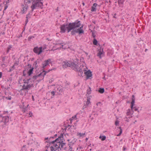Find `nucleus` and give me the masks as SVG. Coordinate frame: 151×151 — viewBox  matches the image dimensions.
Wrapping results in <instances>:
<instances>
[{"label":"nucleus","mask_w":151,"mask_h":151,"mask_svg":"<svg viewBox=\"0 0 151 151\" xmlns=\"http://www.w3.org/2000/svg\"><path fill=\"white\" fill-rule=\"evenodd\" d=\"M67 128H66V127H65V128L64 129H64V130L65 131L66 130V129H67Z\"/></svg>","instance_id":"a18cd8bd"},{"label":"nucleus","mask_w":151,"mask_h":151,"mask_svg":"<svg viewBox=\"0 0 151 151\" xmlns=\"http://www.w3.org/2000/svg\"><path fill=\"white\" fill-rule=\"evenodd\" d=\"M31 0H24V1L26 3H30V2Z\"/></svg>","instance_id":"7c9ffc66"},{"label":"nucleus","mask_w":151,"mask_h":151,"mask_svg":"<svg viewBox=\"0 0 151 151\" xmlns=\"http://www.w3.org/2000/svg\"><path fill=\"white\" fill-rule=\"evenodd\" d=\"M33 81L31 79L25 80L22 88L19 91L21 95H25L27 92L28 91L31 87H33Z\"/></svg>","instance_id":"20e7f679"},{"label":"nucleus","mask_w":151,"mask_h":151,"mask_svg":"<svg viewBox=\"0 0 151 151\" xmlns=\"http://www.w3.org/2000/svg\"><path fill=\"white\" fill-rule=\"evenodd\" d=\"M82 4H83V6H84L85 5V4H84V2Z\"/></svg>","instance_id":"de8ad7c7"},{"label":"nucleus","mask_w":151,"mask_h":151,"mask_svg":"<svg viewBox=\"0 0 151 151\" xmlns=\"http://www.w3.org/2000/svg\"><path fill=\"white\" fill-rule=\"evenodd\" d=\"M61 136L57 138L54 140L50 142L49 140L50 145L52 146L50 147V150L51 151H58L61 150V148L63 149L64 150H66L67 148L66 146V143L63 142V134H61Z\"/></svg>","instance_id":"f03ea898"},{"label":"nucleus","mask_w":151,"mask_h":151,"mask_svg":"<svg viewBox=\"0 0 151 151\" xmlns=\"http://www.w3.org/2000/svg\"><path fill=\"white\" fill-rule=\"evenodd\" d=\"M83 26L80 21H76L73 23H70L69 24L63 25L60 27V32L64 33L66 31L68 32L72 30L71 34L74 35L75 33L80 34L84 33L83 29Z\"/></svg>","instance_id":"f257e3e1"},{"label":"nucleus","mask_w":151,"mask_h":151,"mask_svg":"<svg viewBox=\"0 0 151 151\" xmlns=\"http://www.w3.org/2000/svg\"><path fill=\"white\" fill-rule=\"evenodd\" d=\"M78 61L79 60L77 59L74 62L71 61H64L63 63V66L64 68H65L68 67H70L74 70L82 73L81 66H79V63Z\"/></svg>","instance_id":"7ed1b4c3"},{"label":"nucleus","mask_w":151,"mask_h":151,"mask_svg":"<svg viewBox=\"0 0 151 151\" xmlns=\"http://www.w3.org/2000/svg\"><path fill=\"white\" fill-rule=\"evenodd\" d=\"M23 111L24 112H25L26 111V110H25V109H24V110H23Z\"/></svg>","instance_id":"49530a36"},{"label":"nucleus","mask_w":151,"mask_h":151,"mask_svg":"<svg viewBox=\"0 0 151 151\" xmlns=\"http://www.w3.org/2000/svg\"><path fill=\"white\" fill-rule=\"evenodd\" d=\"M9 121V118L7 116L3 117L2 119V122L3 123H7Z\"/></svg>","instance_id":"dca6fc26"},{"label":"nucleus","mask_w":151,"mask_h":151,"mask_svg":"<svg viewBox=\"0 0 151 151\" xmlns=\"http://www.w3.org/2000/svg\"><path fill=\"white\" fill-rule=\"evenodd\" d=\"M29 133H32V134H33V133H32V132H29Z\"/></svg>","instance_id":"864d4df0"},{"label":"nucleus","mask_w":151,"mask_h":151,"mask_svg":"<svg viewBox=\"0 0 151 151\" xmlns=\"http://www.w3.org/2000/svg\"><path fill=\"white\" fill-rule=\"evenodd\" d=\"M104 88H100L99 89V93H102L104 92Z\"/></svg>","instance_id":"b1692460"},{"label":"nucleus","mask_w":151,"mask_h":151,"mask_svg":"<svg viewBox=\"0 0 151 151\" xmlns=\"http://www.w3.org/2000/svg\"><path fill=\"white\" fill-rule=\"evenodd\" d=\"M66 134V135H68V134H67V133H66V134Z\"/></svg>","instance_id":"5fc2aeb1"},{"label":"nucleus","mask_w":151,"mask_h":151,"mask_svg":"<svg viewBox=\"0 0 151 151\" xmlns=\"http://www.w3.org/2000/svg\"><path fill=\"white\" fill-rule=\"evenodd\" d=\"M42 47H36L33 49V51L35 53L38 55L40 54L42 52Z\"/></svg>","instance_id":"6e6552de"},{"label":"nucleus","mask_w":151,"mask_h":151,"mask_svg":"<svg viewBox=\"0 0 151 151\" xmlns=\"http://www.w3.org/2000/svg\"><path fill=\"white\" fill-rule=\"evenodd\" d=\"M88 139L87 138H86V140H87Z\"/></svg>","instance_id":"4d7b16f0"},{"label":"nucleus","mask_w":151,"mask_h":151,"mask_svg":"<svg viewBox=\"0 0 151 151\" xmlns=\"http://www.w3.org/2000/svg\"><path fill=\"white\" fill-rule=\"evenodd\" d=\"M9 2V0H7V1L6 0V1L3 2V4H0V12L1 10V9H2V7H3V5L5 4L6 5V4H7Z\"/></svg>","instance_id":"6ab92c4d"},{"label":"nucleus","mask_w":151,"mask_h":151,"mask_svg":"<svg viewBox=\"0 0 151 151\" xmlns=\"http://www.w3.org/2000/svg\"><path fill=\"white\" fill-rule=\"evenodd\" d=\"M28 8V6L26 5H23L22 6L21 13L22 14H25L27 12Z\"/></svg>","instance_id":"9d476101"},{"label":"nucleus","mask_w":151,"mask_h":151,"mask_svg":"<svg viewBox=\"0 0 151 151\" xmlns=\"http://www.w3.org/2000/svg\"><path fill=\"white\" fill-rule=\"evenodd\" d=\"M134 110V111H137L138 110V109H136L135 107H134V109L133 110Z\"/></svg>","instance_id":"f704fd0d"},{"label":"nucleus","mask_w":151,"mask_h":151,"mask_svg":"<svg viewBox=\"0 0 151 151\" xmlns=\"http://www.w3.org/2000/svg\"><path fill=\"white\" fill-rule=\"evenodd\" d=\"M93 44L95 45H96L97 43V40L95 39H94L93 41Z\"/></svg>","instance_id":"bb28decb"},{"label":"nucleus","mask_w":151,"mask_h":151,"mask_svg":"<svg viewBox=\"0 0 151 151\" xmlns=\"http://www.w3.org/2000/svg\"><path fill=\"white\" fill-rule=\"evenodd\" d=\"M99 138H101V140L102 141H104L106 139V137L105 136H103L102 137L101 136L99 137Z\"/></svg>","instance_id":"393cba45"},{"label":"nucleus","mask_w":151,"mask_h":151,"mask_svg":"<svg viewBox=\"0 0 151 151\" xmlns=\"http://www.w3.org/2000/svg\"><path fill=\"white\" fill-rule=\"evenodd\" d=\"M12 48V46L11 45H10L9 46L7 47V52H8L10 50H11Z\"/></svg>","instance_id":"a878e982"},{"label":"nucleus","mask_w":151,"mask_h":151,"mask_svg":"<svg viewBox=\"0 0 151 151\" xmlns=\"http://www.w3.org/2000/svg\"><path fill=\"white\" fill-rule=\"evenodd\" d=\"M43 4L40 1H37L33 2L32 4V5L31 6L32 9V11H33L34 9L41 8V9L43 8Z\"/></svg>","instance_id":"39448f33"},{"label":"nucleus","mask_w":151,"mask_h":151,"mask_svg":"<svg viewBox=\"0 0 151 151\" xmlns=\"http://www.w3.org/2000/svg\"><path fill=\"white\" fill-rule=\"evenodd\" d=\"M101 105V103L100 102H98L96 104V105L97 106H98L99 105Z\"/></svg>","instance_id":"4c0bfd02"},{"label":"nucleus","mask_w":151,"mask_h":151,"mask_svg":"<svg viewBox=\"0 0 151 151\" xmlns=\"http://www.w3.org/2000/svg\"><path fill=\"white\" fill-rule=\"evenodd\" d=\"M60 44H56V45H60Z\"/></svg>","instance_id":"09e8293b"},{"label":"nucleus","mask_w":151,"mask_h":151,"mask_svg":"<svg viewBox=\"0 0 151 151\" xmlns=\"http://www.w3.org/2000/svg\"><path fill=\"white\" fill-rule=\"evenodd\" d=\"M27 16H28V15H27V16H26V18H27Z\"/></svg>","instance_id":"3c124183"},{"label":"nucleus","mask_w":151,"mask_h":151,"mask_svg":"<svg viewBox=\"0 0 151 151\" xmlns=\"http://www.w3.org/2000/svg\"><path fill=\"white\" fill-rule=\"evenodd\" d=\"M91 89L90 88H89L87 90V92L86 96L87 98L86 101H85L84 105L83 107V108H85L87 107L90 106L91 104L90 101L91 97L90 96L89 94L91 93Z\"/></svg>","instance_id":"423d86ee"},{"label":"nucleus","mask_w":151,"mask_h":151,"mask_svg":"<svg viewBox=\"0 0 151 151\" xmlns=\"http://www.w3.org/2000/svg\"><path fill=\"white\" fill-rule=\"evenodd\" d=\"M77 119V115H76L74 116H73L70 119V122H77L78 121Z\"/></svg>","instance_id":"a211bd4d"},{"label":"nucleus","mask_w":151,"mask_h":151,"mask_svg":"<svg viewBox=\"0 0 151 151\" xmlns=\"http://www.w3.org/2000/svg\"><path fill=\"white\" fill-rule=\"evenodd\" d=\"M69 147L70 148V149H69V150L70 151H72V147L70 146V145H71V144H69Z\"/></svg>","instance_id":"473e14b6"},{"label":"nucleus","mask_w":151,"mask_h":151,"mask_svg":"<svg viewBox=\"0 0 151 151\" xmlns=\"http://www.w3.org/2000/svg\"><path fill=\"white\" fill-rule=\"evenodd\" d=\"M116 15V14H114V16H113V17L114 18H116V17H115V16Z\"/></svg>","instance_id":"ea45409f"},{"label":"nucleus","mask_w":151,"mask_h":151,"mask_svg":"<svg viewBox=\"0 0 151 151\" xmlns=\"http://www.w3.org/2000/svg\"><path fill=\"white\" fill-rule=\"evenodd\" d=\"M31 150V151H32V148H31V150Z\"/></svg>","instance_id":"6e6d98bb"},{"label":"nucleus","mask_w":151,"mask_h":151,"mask_svg":"<svg viewBox=\"0 0 151 151\" xmlns=\"http://www.w3.org/2000/svg\"><path fill=\"white\" fill-rule=\"evenodd\" d=\"M84 74L88 78L91 77L92 76V73L90 70L87 71L86 70H84Z\"/></svg>","instance_id":"f8f14e48"},{"label":"nucleus","mask_w":151,"mask_h":151,"mask_svg":"<svg viewBox=\"0 0 151 151\" xmlns=\"http://www.w3.org/2000/svg\"><path fill=\"white\" fill-rule=\"evenodd\" d=\"M80 62H81L84 63V59L83 58V57H81V58H80Z\"/></svg>","instance_id":"c756f323"},{"label":"nucleus","mask_w":151,"mask_h":151,"mask_svg":"<svg viewBox=\"0 0 151 151\" xmlns=\"http://www.w3.org/2000/svg\"><path fill=\"white\" fill-rule=\"evenodd\" d=\"M78 135H79L80 137H82L85 134V133H78Z\"/></svg>","instance_id":"c85d7f7f"},{"label":"nucleus","mask_w":151,"mask_h":151,"mask_svg":"<svg viewBox=\"0 0 151 151\" xmlns=\"http://www.w3.org/2000/svg\"><path fill=\"white\" fill-rule=\"evenodd\" d=\"M119 128L120 129V132L117 135V136H120L121 135L122 133V130L121 127H119Z\"/></svg>","instance_id":"5701e85b"},{"label":"nucleus","mask_w":151,"mask_h":151,"mask_svg":"<svg viewBox=\"0 0 151 151\" xmlns=\"http://www.w3.org/2000/svg\"><path fill=\"white\" fill-rule=\"evenodd\" d=\"M102 150V148H101L100 150H97L96 151H101Z\"/></svg>","instance_id":"c03bdc74"},{"label":"nucleus","mask_w":151,"mask_h":151,"mask_svg":"<svg viewBox=\"0 0 151 151\" xmlns=\"http://www.w3.org/2000/svg\"><path fill=\"white\" fill-rule=\"evenodd\" d=\"M115 125L116 126H118L119 125V123H115Z\"/></svg>","instance_id":"a19ab883"},{"label":"nucleus","mask_w":151,"mask_h":151,"mask_svg":"<svg viewBox=\"0 0 151 151\" xmlns=\"http://www.w3.org/2000/svg\"><path fill=\"white\" fill-rule=\"evenodd\" d=\"M7 6L6 5L4 7V10H5L7 8Z\"/></svg>","instance_id":"58836bf2"},{"label":"nucleus","mask_w":151,"mask_h":151,"mask_svg":"<svg viewBox=\"0 0 151 151\" xmlns=\"http://www.w3.org/2000/svg\"><path fill=\"white\" fill-rule=\"evenodd\" d=\"M134 103H135L134 96L133 95L132 96V101L131 102V108L132 110H133L134 109Z\"/></svg>","instance_id":"2eb2a0df"},{"label":"nucleus","mask_w":151,"mask_h":151,"mask_svg":"<svg viewBox=\"0 0 151 151\" xmlns=\"http://www.w3.org/2000/svg\"><path fill=\"white\" fill-rule=\"evenodd\" d=\"M4 98H5L6 99H8V100H10L11 99V97L10 96L9 97H4Z\"/></svg>","instance_id":"2f4dec72"},{"label":"nucleus","mask_w":151,"mask_h":151,"mask_svg":"<svg viewBox=\"0 0 151 151\" xmlns=\"http://www.w3.org/2000/svg\"><path fill=\"white\" fill-rule=\"evenodd\" d=\"M64 47V45H62L60 47V49L61 48H63L64 49H65L66 48H67V47H68V46H67L66 47L65 46V47Z\"/></svg>","instance_id":"cd10ccee"},{"label":"nucleus","mask_w":151,"mask_h":151,"mask_svg":"<svg viewBox=\"0 0 151 151\" xmlns=\"http://www.w3.org/2000/svg\"><path fill=\"white\" fill-rule=\"evenodd\" d=\"M49 72V71H48L47 73ZM47 73V72L43 71L40 74L34 76L33 78V81H35L36 80L37 81L39 82L41 80L43 79L44 76L46 75V74Z\"/></svg>","instance_id":"0eeeda50"},{"label":"nucleus","mask_w":151,"mask_h":151,"mask_svg":"<svg viewBox=\"0 0 151 151\" xmlns=\"http://www.w3.org/2000/svg\"><path fill=\"white\" fill-rule=\"evenodd\" d=\"M50 137V138L49 139L48 138V137H46V138H45V140H46V139H49L48 141H46V142H47V143H50L49 142V141H50V142H51V141H50V139L51 138H54V137ZM52 141H51V142H52ZM49 144H50V143H49Z\"/></svg>","instance_id":"aec40b11"},{"label":"nucleus","mask_w":151,"mask_h":151,"mask_svg":"<svg viewBox=\"0 0 151 151\" xmlns=\"http://www.w3.org/2000/svg\"><path fill=\"white\" fill-rule=\"evenodd\" d=\"M124 0H119L118 1V3L119 5L120 6L121 4H123Z\"/></svg>","instance_id":"412c9836"},{"label":"nucleus","mask_w":151,"mask_h":151,"mask_svg":"<svg viewBox=\"0 0 151 151\" xmlns=\"http://www.w3.org/2000/svg\"><path fill=\"white\" fill-rule=\"evenodd\" d=\"M2 74V73L1 72H0V78H1Z\"/></svg>","instance_id":"e433bc0d"},{"label":"nucleus","mask_w":151,"mask_h":151,"mask_svg":"<svg viewBox=\"0 0 151 151\" xmlns=\"http://www.w3.org/2000/svg\"><path fill=\"white\" fill-rule=\"evenodd\" d=\"M97 6V4L96 3H95L93 4L91 8V11L92 12H96V7Z\"/></svg>","instance_id":"f3484780"},{"label":"nucleus","mask_w":151,"mask_h":151,"mask_svg":"<svg viewBox=\"0 0 151 151\" xmlns=\"http://www.w3.org/2000/svg\"><path fill=\"white\" fill-rule=\"evenodd\" d=\"M51 62V59H48L47 60H45L44 61L42 64V67L44 69L45 67L48 65L49 63H50Z\"/></svg>","instance_id":"9b49d317"},{"label":"nucleus","mask_w":151,"mask_h":151,"mask_svg":"<svg viewBox=\"0 0 151 151\" xmlns=\"http://www.w3.org/2000/svg\"><path fill=\"white\" fill-rule=\"evenodd\" d=\"M126 148L124 147H123V150H126Z\"/></svg>","instance_id":"37998d69"},{"label":"nucleus","mask_w":151,"mask_h":151,"mask_svg":"<svg viewBox=\"0 0 151 151\" xmlns=\"http://www.w3.org/2000/svg\"><path fill=\"white\" fill-rule=\"evenodd\" d=\"M116 123H117V122H115Z\"/></svg>","instance_id":"bf43d9fd"},{"label":"nucleus","mask_w":151,"mask_h":151,"mask_svg":"<svg viewBox=\"0 0 151 151\" xmlns=\"http://www.w3.org/2000/svg\"><path fill=\"white\" fill-rule=\"evenodd\" d=\"M26 145H24L22 147L23 149H24V148H25L26 147Z\"/></svg>","instance_id":"79ce46f5"},{"label":"nucleus","mask_w":151,"mask_h":151,"mask_svg":"<svg viewBox=\"0 0 151 151\" xmlns=\"http://www.w3.org/2000/svg\"><path fill=\"white\" fill-rule=\"evenodd\" d=\"M32 115V113L31 112H30L29 113V117H31Z\"/></svg>","instance_id":"72a5a7b5"},{"label":"nucleus","mask_w":151,"mask_h":151,"mask_svg":"<svg viewBox=\"0 0 151 151\" xmlns=\"http://www.w3.org/2000/svg\"><path fill=\"white\" fill-rule=\"evenodd\" d=\"M29 104H28V105H27V107H28V106H29Z\"/></svg>","instance_id":"13d9d810"},{"label":"nucleus","mask_w":151,"mask_h":151,"mask_svg":"<svg viewBox=\"0 0 151 151\" xmlns=\"http://www.w3.org/2000/svg\"><path fill=\"white\" fill-rule=\"evenodd\" d=\"M67 123L65 124V123L64 125V126L65 127H66V128H67L68 127H70L68 129H69L72 126H70L68 124H67Z\"/></svg>","instance_id":"4be33fe9"},{"label":"nucleus","mask_w":151,"mask_h":151,"mask_svg":"<svg viewBox=\"0 0 151 151\" xmlns=\"http://www.w3.org/2000/svg\"><path fill=\"white\" fill-rule=\"evenodd\" d=\"M133 111L131 109H128L127 111V115L128 118H130L132 117V115L133 114Z\"/></svg>","instance_id":"4468645a"},{"label":"nucleus","mask_w":151,"mask_h":151,"mask_svg":"<svg viewBox=\"0 0 151 151\" xmlns=\"http://www.w3.org/2000/svg\"><path fill=\"white\" fill-rule=\"evenodd\" d=\"M32 99H33V100H34V97H33V96H32Z\"/></svg>","instance_id":"8fccbe9b"},{"label":"nucleus","mask_w":151,"mask_h":151,"mask_svg":"<svg viewBox=\"0 0 151 151\" xmlns=\"http://www.w3.org/2000/svg\"><path fill=\"white\" fill-rule=\"evenodd\" d=\"M28 66L29 68L28 69V74L29 76H30L32 73L34 68L33 67H31L30 65H28Z\"/></svg>","instance_id":"ddd939ff"},{"label":"nucleus","mask_w":151,"mask_h":151,"mask_svg":"<svg viewBox=\"0 0 151 151\" xmlns=\"http://www.w3.org/2000/svg\"><path fill=\"white\" fill-rule=\"evenodd\" d=\"M47 151V150H46L45 151Z\"/></svg>","instance_id":"052dcab7"},{"label":"nucleus","mask_w":151,"mask_h":151,"mask_svg":"<svg viewBox=\"0 0 151 151\" xmlns=\"http://www.w3.org/2000/svg\"><path fill=\"white\" fill-rule=\"evenodd\" d=\"M104 52L103 51V49L100 48L98 51L97 56L100 58H101L104 56Z\"/></svg>","instance_id":"1a4fd4ad"},{"label":"nucleus","mask_w":151,"mask_h":151,"mask_svg":"<svg viewBox=\"0 0 151 151\" xmlns=\"http://www.w3.org/2000/svg\"><path fill=\"white\" fill-rule=\"evenodd\" d=\"M51 94L53 95V96H54V95L55 94V93L54 91H52L51 92Z\"/></svg>","instance_id":"c9c22d12"},{"label":"nucleus","mask_w":151,"mask_h":151,"mask_svg":"<svg viewBox=\"0 0 151 151\" xmlns=\"http://www.w3.org/2000/svg\"><path fill=\"white\" fill-rule=\"evenodd\" d=\"M55 136H57V134H55Z\"/></svg>","instance_id":"603ef678"}]
</instances>
